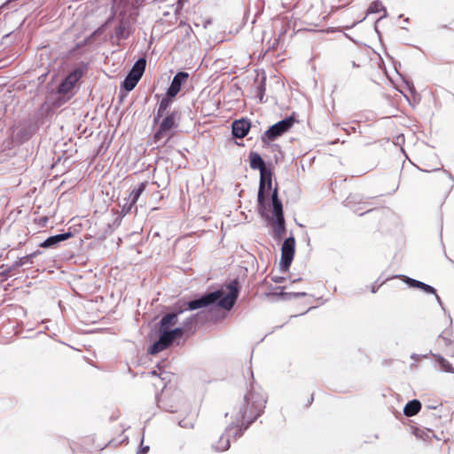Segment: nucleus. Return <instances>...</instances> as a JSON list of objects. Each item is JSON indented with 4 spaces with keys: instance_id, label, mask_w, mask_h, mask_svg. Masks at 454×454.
Instances as JSON below:
<instances>
[{
    "instance_id": "6e6552de",
    "label": "nucleus",
    "mask_w": 454,
    "mask_h": 454,
    "mask_svg": "<svg viewBox=\"0 0 454 454\" xmlns=\"http://www.w3.org/2000/svg\"><path fill=\"white\" fill-rule=\"evenodd\" d=\"M295 253V239L294 237H289L285 239L281 247V259L279 266L281 270H288Z\"/></svg>"
},
{
    "instance_id": "dca6fc26",
    "label": "nucleus",
    "mask_w": 454,
    "mask_h": 454,
    "mask_svg": "<svg viewBox=\"0 0 454 454\" xmlns=\"http://www.w3.org/2000/svg\"><path fill=\"white\" fill-rule=\"evenodd\" d=\"M90 437H84L78 442H74L70 444L73 454L82 453L90 450Z\"/></svg>"
},
{
    "instance_id": "aec40b11",
    "label": "nucleus",
    "mask_w": 454,
    "mask_h": 454,
    "mask_svg": "<svg viewBox=\"0 0 454 454\" xmlns=\"http://www.w3.org/2000/svg\"><path fill=\"white\" fill-rule=\"evenodd\" d=\"M249 163L251 168L259 169L260 172L263 171L266 168V165L261 155L254 152H251L249 153Z\"/></svg>"
},
{
    "instance_id": "ddd939ff",
    "label": "nucleus",
    "mask_w": 454,
    "mask_h": 454,
    "mask_svg": "<svg viewBox=\"0 0 454 454\" xmlns=\"http://www.w3.org/2000/svg\"><path fill=\"white\" fill-rule=\"evenodd\" d=\"M251 123L246 119L236 120L232 122V135L237 138L245 137L249 132Z\"/></svg>"
},
{
    "instance_id": "c9c22d12",
    "label": "nucleus",
    "mask_w": 454,
    "mask_h": 454,
    "mask_svg": "<svg viewBox=\"0 0 454 454\" xmlns=\"http://www.w3.org/2000/svg\"><path fill=\"white\" fill-rule=\"evenodd\" d=\"M150 373H151L152 375H153V376H156V375H157L156 371H152Z\"/></svg>"
},
{
    "instance_id": "5701e85b",
    "label": "nucleus",
    "mask_w": 454,
    "mask_h": 454,
    "mask_svg": "<svg viewBox=\"0 0 454 454\" xmlns=\"http://www.w3.org/2000/svg\"><path fill=\"white\" fill-rule=\"evenodd\" d=\"M274 234L277 239H281L286 232L285 218H277L273 227Z\"/></svg>"
},
{
    "instance_id": "4be33fe9",
    "label": "nucleus",
    "mask_w": 454,
    "mask_h": 454,
    "mask_svg": "<svg viewBox=\"0 0 454 454\" xmlns=\"http://www.w3.org/2000/svg\"><path fill=\"white\" fill-rule=\"evenodd\" d=\"M421 403L419 400H412L406 403L403 409V413L407 417H412L419 412Z\"/></svg>"
},
{
    "instance_id": "4468645a",
    "label": "nucleus",
    "mask_w": 454,
    "mask_h": 454,
    "mask_svg": "<svg viewBox=\"0 0 454 454\" xmlns=\"http://www.w3.org/2000/svg\"><path fill=\"white\" fill-rule=\"evenodd\" d=\"M172 98H173V97H169L167 94L166 97H164L160 100V102L158 106V108H157L156 115L153 120L154 123H158L160 119L165 115V114L167 113L168 109L170 107V106L173 102Z\"/></svg>"
},
{
    "instance_id": "72a5a7b5",
    "label": "nucleus",
    "mask_w": 454,
    "mask_h": 454,
    "mask_svg": "<svg viewBox=\"0 0 454 454\" xmlns=\"http://www.w3.org/2000/svg\"><path fill=\"white\" fill-rule=\"evenodd\" d=\"M314 401V395L312 394L309 398H308V401H307V403H306V406H309Z\"/></svg>"
},
{
    "instance_id": "423d86ee",
    "label": "nucleus",
    "mask_w": 454,
    "mask_h": 454,
    "mask_svg": "<svg viewBox=\"0 0 454 454\" xmlns=\"http://www.w3.org/2000/svg\"><path fill=\"white\" fill-rule=\"evenodd\" d=\"M159 406L166 411L177 412L182 405V396L179 392H169L166 387L158 399Z\"/></svg>"
},
{
    "instance_id": "f03ea898",
    "label": "nucleus",
    "mask_w": 454,
    "mask_h": 454,
    "mask_svg": "<svg viewBox=\"0 0 454 454\" xmlns=\"http://www.w3.org/2000/svg\"><path fill=\"white\" fill-rule=\"evenodd\" d=\"M221 296V293L213 292L203 295L201 298L184 303L182 306L176 304L175 311L166 314L160 321L159 330H170L177 323V317L184 310H194L207 307L215 302Z\"/></svg>"
},
{
    "instance_id": "2f4dec72",
    "label": "nucleus",
    "mask_w": 454,
    "mask_h": 454,
    "mask_svg": "<svg viewBox=\"0 0 454 454\" xmlns=\"http://www.w3.org/2000/svg\"><path fill=\"white\" fill-rule=\"evenodd\" d=\"M179 425L183 427H192V423L187 422L185 419L181 420Z\"/></svg>"
},
{
    "instance_id": "0eeeda50",
    "label": "nucleus",
    "mask_w": 454,
    "mask_h": 454,
    "mask_svg": "<svg viewBox=\"0 0 454 454\" xmlns=\"http://www.w3.org/2000/svg\"><path fill=\"white\" fill-rule=\"evenodd\" d=\"M330 12L324 0H313L310 6L304 13L306 20L311 24L317 25L318 22L325 20Z\"/></svg>"
},
{
    "instance_id": "412c9836",
    "label": "nucleus",
    "mask_w": 454,
    "mask_h": 454,
    "mask_svg": "<svg viewBox=\"0 0 454 454\" xmlns=\"http://www.w3.org/2000/svg\"><path fill=\"white\" fill-rule=\"evenodd\" d=\"M413 434L418 439L425 442H431L435 437L434 432L428 428L416 427L413 429Z\"/></svg>"
},
{
    "instance_id": "1a4fd4ad",
    "label": "nucleus",
    "mask_w": 454,
    "mask_h": 454,
    "mask_svg": "<svg viewBox=\"0 0 454 454\" xmlns=\"http://www.w3.org/2000/svg\"><path fill=\"white\" fill-rule=\"evenodd\" d=\"M228 289L229 293L225 296H223V294L222 291H218L219 293H221V296L215 301H218V304L220 307L227 310L231 309L234 306L236 300L238 298L239 291L237 287V282L230 284L228 286Z\"/></svg>"
},
{
    "instance_id": "b1692460",
    "label": "nucleus",
    "mask_w": 454,
    "mask_h": 454,
    "mask_svg": "<svg viewBox=\"0 0 454 454\" xmlns=\"http://www.w3.org/2000/svg\"><path fill=\"white\" fill-rule=\"evenodd\" d=\"M146 182L141 183L137 189H134L131 192L129 197L131 198V206H135L137 201L138 200L140 195L144 192V191L146 188Z\"/></svg>"
},
{
    "instance_id": "2eb2a0df",
    "label": "nucleus",
    "mask_w": 454,
    "mask_h": 454,
    "mask_svg": "<svg viewBox=\"0 0 454 454\" xmlns=\"http://www.w3.org/2000/svg\"><path fill=\"white\" fill-rule=\"evenodd\" d=\"M230 446V435L228 434H222L216 441L211 442L212 449L218 452L229 450Z\"/></svg>"
},
{
    "instance_id": "6ab92c4d",
    "label": "nucleus",
    "mask_w": 454,
    "mask_h": 454,
    "mask_svg": "<svg viewBox=\"0 0 454 454\" xmlns=\"http://www.w3.org/2000/svg\"><path fill=\"white\" fill-rule=\"evenodd\" d=\"M146 67V60L144 58L139 59L131 68L129 75L136 78L137 80H140L142 77Z\"/></svg>"
},
{
    "instance_id": "a211bd4d",
    "label": "nucleus",
    "mask_w": 454,
    "mask_h": 454,
    "mask_svg": "<svg viewBox=\"0 0 454 454\" xmlns=\"http://www.w3.org/2000/svg\"><path fill=\"white\" fill-rule=\"evenodd\" d=\"M271 200H272V207H273V214L277 218H283V206L281 200L278 199V188L276 187L271 194Z\"/></svg>"
},
{
    "instance_id": "9b49d317",
    "label": "nucleus",
    "mask_w": 454,
    "mask_h": 454,
    "mask_svg": "<svg viewBox=\"0 0 454 454\" xmlns=\"http://www.w3.org/2000/svg\"><path fill=\"white\" fill-rule=\"evenodd\" d=\"M82 76V70L81 68H76L73 72H71L66 79L60 83L59 87V93L67 94L72 90L77 82Z\"/></svg>"
},
{
    "instance_id": "c85d7f7f",
    "label": "nucleus",
    "mask_w": 454,
    "mask_h": 454,
    "mask_svg": "<svg viewBox=\"0 0 454 454\" xmlns=\"http://www.w3.org/2000/svg\"><path fill=\"white\" fill-rule=\"evenodd\" d=\"M125 30H126V27H125V25L124 23H120L116 28H115V33H116V35L119 37V38H122V39H125L128 37L129 34L125 35Z\"/></svg>"
},
{
    "instance_id": "7ed1b4c3",
    "label": "nucleus",
    "mask_w": 454,
    "mask_h": 454,
    "mask_svg": "<svg viewBox=\"0 0 454 454\" xmlns=\"http://www.w3.org/2000/svg\"><path fill=\"white\" fill-rule=\"evenodd\" d=\"M180 119V113L173 111L168 114L160 121H159V127L153 135L154 143H159L165 140L163 145H166L176 135V129L178 128V121Z\"/></svg>"
},
{
    "instance_id": "c756f323",
    "label": "nucleus",
    "mask_w": 454,
    "mask_h": 454,
    "mask_svg": "<svg viewBox=\"0 0 454 454\" xmlns=\"http://www.w3.org/2000/svg\"><path fill=\"white\" fill-rule=\"evenodd\" d=\"M419 289L423 290L425 293L427 294H435V289L432 287L431 286H428L423 282H421Z\"/></svg>"
},
{
    "instance_id": "7c9ffc66",
    "label": "nucleus",
    "mask_w": 454,
    "mask_h": 454,
    "mask_svg": "<svg viewBox=\"0 0 454 454\" xmlns=\"http://www.w3.org/2000/svg\"><path fill=\"white\" fill-rule=\"evenodd\" d=\"M133 207H134V206H131V202H130V203H129V204H125V205L122 207V210H121V211H122V213H123L124 215H126V214H128V213L131 210V208H132Z\"/></svg>"
},
{
    "instance_id": "393cba45",
    "label": "nucleus",
    "mask_w": 454,
    "mask_h": 454,
    "mask_svg": "<svg viewBox=\"0 0 454 454\" xmlns=\"http://www.w3.org/2000/svg\"><path fill=\"white\" fill-rule=\"evenodd\" d=\"M137 82L138 80L128 74L122 83V86L126 90L130 91L136 87Z\"/></svg>"
},
{
    "instance_id": "cd10ccee",
    "label": "nucleus",
    "mask_w": 454,
    "mask_h": 454,
    "mask_svg": "<svg viewBox=\"0 0 454 454\" xmlns=\"http://www.w3.org/2000/svg\"><path fill=\"white\" fill-rule=\"evenodd\" d=\"M401 279H403L406 284H408L411 287L419 288L421 282L413 278H411L406 276H399Z\"/></svg>"
},
{
    "instance_id": "a878e982",
    "label": "nucleus",
    "mask_w": 454,
    "mask_h": 454,
    "mask_svg": "<svg viewBox=\"0 0 454 454\" xmlns=\"http://www.w3.org/2000/svg\"><path fill=\"white\" fill-rule=\"evenodd\" d=\"M437 362L442 370H443L447 372H454V369H453L452 365L449 363V361H447L443 357L439 356L437 358Z\"/></svg>"
},
{
    "instance_id": "f704fd0d",
    "label": "nucleus",
    "mask_w": 454,
    "mask_h": 454,
    "mask_svg": "<svg viewBox=\"0 0 454 454\" xmlns=\"http://www.w3.org/2000/svg\"><path fill=\"white\" fill-rule=\"evenodd\" d=\"M148 450H149V447H148V446H146V447H142V448H141L140 452H141L142 454H145V453H147Z\"/></svg>"
},
{
    "instance_id": "f3484780",
    "label": "nucleus",
    "mask_w": 454,
    "mask_h": 454,
    "mask_svg": "<svg viewBox=\"0 0 454 454\" xmlns=\"http://www.w3.org/2000/svg\"><path fill=\"white\" fill-rule=\"evenodd\" d=\"M71 237H72V233L71 232H66V233H63V234H58V235H55V236H51V237L48 238L47 239H45L40 245V247H43V248H48V247H51L52 246L57 245L58 243H59L61 241L67 240V239H68Z\"/></svg>"
},
{
    "instance_id": "473e14b6",
    "label": "nucleus",
    "mask_w": 454,
    "mask_h": 454,
    "mask_svg": "<svg viewBox=\"0 0 454 454\" xmlns=\"http://www.w3.org/2000/svg\"><path fill=\"white\" fill-rule=\"evenodd\" d=\"M348 3V0H338L335 4H337L335 5L336 8L340 7V6H344L346 5Z\"/></svg>"
},
{
    "instance_id": "9d476101",
    "label": "nucleus",
    "mask_w": 454,
    "mask_h": 454,
    "mask_svg": "<svg viewBox=\"0 0 454 454\" xmlns=\"http://www.w3.org/2000/svg\"><path fill=\"white\" fill-rule=\"evenodd\" d=\"M271 190L272 187V172L270 168H266L263 171L260 172V185L258 191V203L261 206L264 204V190L265 188Z\"/></svg>"
},
{
    "instance_id": "bb28decb",
    "label": "nucleus",
    "mask_w": 454,
    "mask_h": 454,
    "mask_svg": "<svg viewBox=\"0 0 454 454\" xmlns=\"http://www.w3.org/2000/svg\"><path fill=\"white\" fill-rule=\"evenodd\" d=\"M368 11L371 13H379L381 11H385V8L380 0H376L371 4Z\"/></svg>"
},
{
    "instance_id": "f257e3e1",
    "label": "nucleus",
    "mask_w": 454,
    "mask_h": 454,
    "mask_svg": "<svg viewBox=\"0 0 454 454\" xmlns=\"http://www.w3.org/2000/svg\"><path fill=\"white\" fill-rule=\"evenodd\" d=\"M266 403L265 395L254 388L249 390L239 407L238 427L247 429L262 413Z\"/></svg>"
},
{
    "instance_id": "e433bc0d",
    "label": "nucleus",
    "mask_w": 454,
    "mask_h": 454,
    "mask_svg": "<svg viewBox=\"0 0 454 454\" xmlns=\"http://www.w3.org/2000/svg\"><path fill=\"white\" fill-rule=\"evenodd\" d=\"M41 221H42V223H44V222H46V221H47V218H46V217H45V218H43V219H41V220H40V222H41Z\"/></svg>"
},
{
    "instance_id": "20e7f679",
    "label": "nucleus",
    "mask_w": 454,
    "mask_h": 454,
    "mask_svg": "<svg viewBox=\"0 0 454 454\" xmlns=\"http://www.w3.org/2000/svg\"><path fill=\"white\" fill-rule=\"evenodd\" d=\"M160 333L159 340L150 348V353L154 355L167 349L172 345L175 340L181 338L184 333V329L177 327L173 330H159Z\"/></svg>"
},
{
    "instance_id": "f8f14e48",
    "label": "nucleus",
    "mask_w": 454,
    "mask_h": 454,
    "mask_svg": "<svg viewBox=\"0 0 454 454\" xmlns=\"http://www.w3.org/2000/svg\"><path fill=\"white\" fill-rule=\"evenodd\" d=\"M189 74L185 72H179L177 73L173 80L172 82L168 89L167 94L169 97L175 98L178 92L181 90L182 85L186 82L188 80Z\"/></svg>"
},
{
    "instance_id": "39448f33",
    "label": "nucleus",
    "mask_w": 454,
    "mask_h": 454,
    "mask_svg": "<svg viewBox=\"0 0 454 454\" xmlns=\"http://www.w3.org/2000/svg\"><path fill=\"white\" fill-rule=\"evenodd\" d=\"M295 120L294 117H287L274 125L270 126L268 130L264 132L262 140L264 144L273 141L278 137L287 132L294 124Z\"/></svg>"
}]
</instances>
